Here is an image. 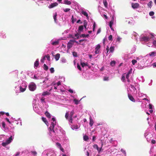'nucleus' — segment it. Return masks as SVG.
<instances>
[{
  "instance_id": "24",
  "label": "nucleus",
  "mask_w": 156,
  "mask_h": 156,
  "mask_svg": "<svg viewBox=\"0 0 156 156\" xmlns=\"http://www.w3.org/2000/svg\"><path fill=\"white\" fill-rule=\"evenodd\" d=\"M26 88H23L21 86L20 87V91L21 92H23L24 91L26 90Z\"/></svg>"
},
{
  "instance_id": "7",
  "label": "nucleus",
  "mask_w": 156,
  "mask_h": 156,
  "mask_svg": "<svg viewBox=\"0 0 156 156\" xmlns=\"http://www.w3.org/2000/svg\"><path fill=\"white\" fill-rule=\"evenodd\" d=\"M58 5V4L57 2L52 3H51V5L48 6V8L50 9H51V8H53L56 6H57Z\"/></svg>"
},
{
  "instance_id": "32",
  "label": "nucleus",
  "mask_w": 156,
  "mask_h": 156,
  "mask_svg": "<svg viewBox=\"0 0 156 156\" xmlns=\"http://www.w3.org/2000/svg\"><path fill=\"white\" fill-rule=\"evenodd\" d=\"M56 16H57V13H55V14L54 15V16H53V18L54 19L55 22L56 23Z\"/></svg>"
},
{
  "instance_id": "36",
  "label": "nucleus",
  "mask_w": 156,
  "mask_h": 156,
  "mask_svg": "<svg viewBox=\"0 0 156 156\" xmlns=\"http://www.w3.org/2000/svg\"><path fill=\"white\" fill-rule=\"evenodd\" d=\"M132 63L133 65H134L136 63L137 61L135 59H133L132 61Z\"/></svg>"
},
{
  "instance_id": "22",
  "label": "nucleus",
  "mask_w": 156,
  "mask_h": 156,
  "mask_svg": "<svg viewBox=\"0 0 156 156\" xmlns=\"http://www.w3.org/2000/svg\"><path fill=\"white\" fill-rule=\"evenodd\" d=\"M43 68L45 70L47 71L48 69V67L45 64H44L43 66Z\"/></svg>"
},
{
  "instance_id": "47",
  "label": "nucleus",
  "mask_w": 156,
  "mask_h": 156,
  "mask_svg": "<svg viewBox=\"0 0 156 156\" xmlns=\"http://www.w3.org/2000/svg\"><path fill=\"white\" fill-rule=\"evenodd\" d=\"M62 63H65L66 62V60L65 58H62L61 60Z\"/></svg>"
},
{
  "instance_id": "42",
  "label": "nucleus",
  "mask_w": 156,
  "mask_h": 156,
  "mask_svg": "<svg viewBox=\"0 0 156 156\" xmlns=\"http://www.w3.org/2000/svg\"><path fill=\"white\" fill-rule=\"evenodd\" d=\"M50 71L51 73H53L54 72V70L53 68H51L50 69Z\"/></svg>"
},
{
  "instance_id": "60",
  "label": "nucleus",
  "mask_w": 156,
  "mask_h": 156,
  "mask_svg": "<svg viewBox=\"0 0 156 156\" xmlns=\"http://www.w3.org/2000/svg\"><path fill=\"white\" fill-rule=\"evenodd\" d=\"M108 80V77H105L104 78V81Z\"/></svg>"
},
{
  "instance_id": "16",
  "label": "nucleus",
  "mask_w": 156,
  "mask_h": 156,
  "mask_svg": "<svg viewBox=\"0 0 156 156\" xmlns=\"http://www.w3.org/2000/svg\"><path fill=\"white\" fill-rule=\"evenodd\" d=\"M89 36L88 34H82L80 35V37H88Z\"/></svg>"
},
{
  "instance_id": "62",
  "label": "nucleus",
  "mask_w": 156,
  "mask_h": 156,
  "mask_svg": "<svg viewBox=\"0 0 156 156\" xmlns=\"http://www.w3.org/2000/svg\"><path fill=\"white\" fill-rule=\"evenodd\" d=\"M101 31V28H99L98 30L97 31V34L99 33Z\"/></svg>"
},
{
  "instance_id": "61",
  "label": "nucleus",
  "mask_w": 156,
  "mask_h": 156,
  "mask_svg": "<svg viewBox=\"0 0 156 156\" xmlns=\"http://www.w3.org/2000/svg\"><path fill=\"white\" fill-rule=\"evenodd\" d=\"M151 142L152 143V144H155L156 143V142H155V140H152L151 141Z\"/></svg>"
},
{
  "instance_id": "5",
  "label": "nucleus",
  "mask_w": 156,
  "mask_h": 156,
  "mask_svg": "<svg viewBox=\"0 0 156 156\" xmlns=\"http://www.w3.org/2000/svg\"><path fill=\"white\" fill-rule=\"evenodd\" d=\"M141 39L145 42H147L149 41L150 38L147 36H144L141 37Z\"/></svg>"
},
{
  "instance_id": "57",
  "label": "nucleus",
  "mask_w": 156,
  "mask_h": 156,
  "mask_svg": "<svg viewBox=\"0 0 156 156\" xmlns=\"http://www.w3.org/2000/svg\"><path fill=\"white\" fill-rule=\"evenodd\" d=\"M132 72V69H131L129 70V72H128V73H127V74H130Z\"/></svg>"
},
{
  "instance_id": "2",
  "label": "nucleus",
  "mask_w": 156,
  "mask_h": 156,
  "mask_svg": "<svg viewBox=\"0 0 156 156\" xmlns=\"http://www.w3.org/2000/svg\"><path fill=\"white\" fill-rule=\"evenodd\" d=\"M131 6L133 9H137L140 7V5L138 3H132Z\"/></svg>"
},
{
  "instance_id": "37",
  "label": "nucleus",
  "mask_w": 156,
  "mask_h": 156,
  "mask_svg": "<svg viewBox=\"0 0 156 156\" xmlns=\"http://www.w3.org/2000/svg\"><path fill=\"white\" fill-rule=\"evenodd\" d=\"M81 65L83 67L84 66H87V64L84 62H81Z\"/></svg>"
},
{
  "instance_id": "12",
  "label": "nucleus",
  "mask_w": 156,
  "mask_h": 156,
  "mask_svg": "<svg viewBox=\"0 0 156 156\" xmlns=\"http://www.w3.org/2000/svg\"><path fill=\"white\" fill-rule=\"evenodd\" d=\"M39 61L37 59L34 63V67L35 68H37L39 66Z\"/></svg>"
},
{
  "instance_id": "26",
  "label": "nucleus",
  "mask_w": 156,
  "mask_h": 156,
  "mask_svg": "<svg viewBox=\"0 0 156 156\" xmlns=\"http://www.w3.org/2000/svg\"><path fill=\"white\" fill-rule=\"evenodd\" d=\"M80 33H79L78 32L76 34H75V36L76 37L77 39H78L80 38V36H79V35Z\"/></svg>"
},
{
  "instance_id": "19",
  "label": "nucleus",
  "mask_w": 156,
  "mask_h": 156,
  "mask_svg": "<svg viewBox=\"0 0 156 156\" xmlns=\"http://www.w3.org/2000/svg\"><path fill=\"white\" fill-rule=\"evenodd\" d=\"M59 41L58 40H57V41L53 42H52L51 44L53 45H58L59 44Z\"/></svg>"
},
{
  "instance_id": "10",
  "label": "nucleus",
  "mask_w": 156,
  "mask_h": 156,
  "mask_svg": "<svg viewBox=\"0 0 156 156\" xmlns=\"http://www.w3.org/2000/svg\"><path fill=\"white\" fill-rule=\"evenodd\" d=\"M60 54L59 53L55 55H54L55 59L56 61L58 60L60 57Z\"/></svg>"
},
{
  "instance_id": "56",
  "label": "nucleus",
  "mask_w": 156,
  "mask_h": 156,
  "mask_svg": "<svg viewBox=\"0 0 156 156\" xmlns=\"http://www.w3.org/2000/svg\"><path fill=\"white\" fill-rule=\"evenodd\" d=\"M125 76H122V78H121V80L123 81H124V80H125Z\"/></svg>"
},
{
  "instance_id": "51",
  "label": "nucleus",
  "mask_w": 156,
  "mask_h": 156,
  "mask_svg": "<svg viewBox=\"0 0 156 156\" xmlns=\"http://www.w3.org/2000/svg\"><path fill=\"white\" fill-rule=\"evenodd\" d=\"M70 9L67 8L65 9H64L63 10L65 12H67L69 11Z\"/></svg>"
},
{
  "instance_id": "63",
  "label": "nucleus",
  "mask_w": 156,
  "mask_h": 156,
  "mask_svg": "<svg viewBox=\"0 0 156 156\" xmlns=\"http://www.w3.org/2000/svg\"><path fill=\"white\" fill-rule=\"evenodd\" d=\"M68 91L70 93H73V90L71 89H69Z\"/></svg>"
},
{
  "instance_id": "30",
  "label": "nucleus",
  "mask_w": 156,
  "mask_h": 156,
  "mask_svg": "<svg viewBox=\"0 0 156 156\" xmlns=\"http://www.w3.org/2000/svg\"><path fill=\"white\" fill-rule=\"evenodd\" d=\"M74 103L76 105H78L79 104V101L76 99H74L73 100Z\"/></svg>"
},
{
  "instance_id": "27",
  "label": "nucleus",
  "mask_w": 156,
  "mask_h": 156,
  "mask_svg": "<svg viewBox=\"0 0 156 156\" xmlns=\"http://www.w3.org/2000/svg\"><path fill=\"white\" fill-rule=\"evenodd\" d=\"M83 139L85 141H87L89 139L88 136L85 135L83 137Z\"/></svg>"
},
{
  "instance_id": "11",
  "label": "nucleus",
  "mask_w": 156,
  "mask_h": 156,
  "mask_svg": "<svg viewBox=\"0 0 156 156\" xmlns=\"http://www.w3.org/2000/svg\"><path fill=\"white\" fill-rule=\"evenodd\" d=\"M94 121L93 119L91 117H90V122H89V124L91 127L94 124Z\"/></svg>"
},
{
  "instance_id": "9",
  "label": "nucleus",
  "mask_w": 156,
  "mask_h": 156,
  "mask_svg": "<svg viewBox=\"0 0 156 156\" xmlns=\"http://www.w3.org/2000/svg\"><path fill=\"white\" fill-rule=\"evenodd\" d=\"M128 96L129 98L131 101L133 102H135V100L134 98L130 94H128Z\"/></svg>"
},
{
  "instance_id": "8",
  "label": "nucleus",
  "mask_w": 156,
  "mask_h": 156,
  "mask_svg": "<svg viewBox=\"0 0 156 156\" xmlns=\"http://www.w3.org/2000/svg\"><path fill=\"white\" fill-rule=\"evenodd\" d=\"M83 25L80 26L79 27L78 30V32L79 33H80L81 32L83 31Z\"/></svg>"
},
{
  "instance_id": "18",
  "label": "nucleus",
  "mask_w": 156,
  "mask_h": 156,
  "mask_svg": "<svg viewBox=\"0 0 156 156\" xmlns=\"http://www.w3.org/2000/svg\"><path fill=\"white\" fill-rule=\"evenodd\" d=\"M9 144V143L6 140L5 142H2V144L3 146L5 147Z\"/></svg>"
},
{
  "instance_id": "43",
  "label": "nucleus",
  "mask_w": 156,
  "mask_h": 156,
  "mask_svg": "<svg viewBox=\"0 0 156 156\" xmlns=\"http://www.w3.org/2000/svg\"><path fill=\"white\" fill-rule=\"evenodd\" d=\"M121 151L122 153L124 154L125 155L126 154V152L123 149H121Z\"/></svg>"
},
{
  "instance_id": "41",
  "label": "nucleus",
  "mask_w": 156,
  "mask_h": 156,
  "mask_svg": "<svg viewBox=\"0 0 156 156\" xmlns=\"http://www.w3.org/2000/svg\"><path fill=\"white\" fill-rule=\"evenodd\" d=\"M69 121L71 123H73V118L71 117H69V119H68Z\"/></svg>"
},
{
  "instance_id": "21",
  "label": "nucleus",
  "mask_w": 156,
  "mask_h": 156,
  "mask_svg": "<svg viewBox=\"0 0 156 156\" xmlns=\"http://www.w3.org/2000/svg\"><path fill=\"white\" fill-rule=\"evenodd\" d=\"M103 3L104 4L105 6V7H107L108 6V3L106 0H104L103 1Z\"/></svg>"
},
{
  "instance_id": "48",
  "label": "nucleus",
  "mask_w": 156,
  "mask_h": 156,
  "mask_svg": "<svg viewBox=\"0 0 156 156\" xmlns=\"http://www.w3.org/2000/svg\"><path fill=\"white\" fill-rule=\"evenodd\" d=\"M77 68L80 71H81V68L80 67V65H79V64L78 63L77 64Z\"/></svg>"
},
{
  "instance_id": "54",
  "label": "nucleus",
  "mask_w": 156,
  "mask_h": 156,
  "mask_svg": "<svg viewBox=\"0 0 156 156\" xmlns=\"http://www.w3.org/2000/svg\"><path fill=\"white\" fill-rule=\"evenodd\" d=\"M101 149H102L101 147L100 148H99L98 147V148H97V149L99 153H100V152L101 151Z\"/></svg>"
},
{
  "instance_id": "15",
  "label": "nucleus",
  "mask_w": 156,
  "mask_h": 156,
  "mask_svg": "<svg viewBox=\"0 0 156 156\" xmlns=\"http://www.w3.org/2000/svg\"><path fill=\"white\" fill-rule=\"evenodd\" d=\"M81 13L82 14H83V15L84 16H85L87 17L88 18V14L85 11H82L81 12Z\"/></svg>"
},
{
  "instance_id": "45",
  "label": "nucleus",
  "mask_w": 156,
  "mask_h": 156,
  "mask_svg": "<svg viewBox=\"0 0 156 156\" xmlns=\"http://www.w3.org/2000/svg\"><path fill=\"white\" fill-rule=\"evenodd\" d=\"M130 86L131 87V88L133 90H136V88L133 85H130Z\"/></svg>"
},
{
  "instance_id": "25",
  "label": "nucleus",
  "mask_w": 156,
  "mask_h": 156,
  "mask_svg": "<svg viewBox=\"0 0 156 156\" xmlns=\"http://www.w3.org/2000/svg\"><path fill=\"white\" fill-rule=\"evenodd\" d=\"M114 50V47L113 46H111L110 48V51L111 52H113Z\"/></svg>"
},
{
  "instance_id": "33",
  "label": "nucleus",
  "mask_w": 156,
  "mask_h": 156,
  "mask_svg": "<svg viewBox=\"0 0 156 156\" xmlns=\"http://www.w3.org/2000/svg\"><path fill=\"white\" fill-rule=\"evenodd\" d=\"M155 53H156L155 52L153 51V52H152L150 53L149 54V55L151 56H154V55Z\"/></svg>"
},
{
  "instance_id": "3",
  "label": "nucleus",
  "mask_w": 156,
  "mask_h": 156,
  "mask_svg": "<svg viewBox=\"0 0 156 156\" xmlns=\"http://www.w3.org/2000/svg\"><path fill=\"white\" fill-rule=\"evenodd\" d=\"M100 47L101 45L99 44H98L96 47L94 52L95 54H98L99 53Z\"/></svg>"
},
{
  "instance_id": "35",
  "label": "nucleus",
  "mask_w": 156,
  "mask_h": 156,
  "mask_svg": "<svg viewBox=\"0 0 156 156\" xmlns=\"http://www.w3.org/2000/svg\"><path fill=\"white\" fill-rule=\"evenodd\" d=\"M49 94V92H48L47 91L44 92L42 93V95L45 96L46 95Z\"/></svg>"
},
{
  "instance_id": "17",
  "label": "nucleus",
  "mask_w": 156,
  "mask_h": 156,
  "mask_svg": "<svg viewBox=\"0 0 156 156\" xmlns=\"http://www.w3.org/2000/svg\"><path fill=\"white\" fill-rule=\"evenodd\" d=\"M64 3L65 4L70 5L71 4V2L70 1L65 0L64 1Z\"/></svg>"
},
{
  "instance_id": "13",
  "label": "nucleus",
  "mask_w": 156,
  "mask_h": 156,
  "mask_svg": "<svg viewBox=\"0 0 156 156\" xmlns=\"http://www.w3.org/2000/svg\"><path fill=\"white\" fill-rule=\"evenodd\" d=\"M45 115L46 116V117L50 119L51 118V115L48 112L46 111L45 113Z\"/></svg>"
},
{
  "instance_id": "39",
  "label": "nucleus",
  "mask_w": 156,
  "mask_h": 156,
  "mask_svg": "<svg viewBox=\"0 0 156 156\" xmlns=\"http://www.w3.org/2000/svg\"><path fill=\"white\" fill-rule=\"evenodd\" d=\"M87 21L86 20H84L83 21V26H87Z\"/></svg>"
},
{
  "instance_id": "64",
  "label": "nucleus",
  "mask_w": 156,
  "mask_h": 156,
  "mask_svg": "<svg viewBox=\"0 0 156 156\" xmlns=\"http://www.w3.org/2000/svg\"><path fill=\"white\" fill-rule=\"evenodd\" d=\"M153 44L155 46H156V40H154L153 41Z\"/></svg>"
},
{
  "instance_id": "34",
  "label": "nucleus",
  "mask_w": 156,
  "mask_h": 156,
  "mask_svg": "<svg viewBox=\"0 0 156 156\" xmlns=\"http://www.w3.org/2000/svg\"><path fill=\"white\" fill-rule=\"evenodd\" d=\"M45 57L47 58L48 60V61H50V57L49 55L48 54L47 55L45 56Z\"/></svg>"
},
{
  "instance_id": "55",
  "label": "nucleus",
  "mask_w": 156,
  "mask_h": 156,
  "mask_svg": "<svg viewBox=\"0 0 156 156\" xmlns=\"http://www.w3.org/2000/svg\"><path fill=\"white\" fill-rule=\"evenodd\" d=\"M93 147L94 148L97 149V148H98V147L97 144H95L93 146Z\"/></svg>"
},
{
  "instance_id": "46",
  "label": "nucleus",
  "mask_w": 156,
  "mask_h": 156,
  "mask_svg": "<svg viewBox=\"0 0 156 156\" xmlns=\"http://www.w3.org/2000/svg\"><path fill=\"white\" fill-rule=\"evenodd\" d=\"M149 14L150 16H152L154 15V12L153 11H151L149 12Z\"/></svg>"
},
{
  "instance_id": "40",
  "label": "nucleus",
  "mask_w": 156,
  "mask_h": 156,
  "mask_svg": "<svg viewBox=\"0 0 156 156\" xmlns=\"http://www.w3.org/2000/svg\"><path fill=\"white\" fill-rule=\"evenodd\" d=\"M45 56H44L41 59V61L42 63H44V61L45 60Z\"/></svg>"
},
{
  "instance_id": "1",
  "label": "nucleus",
  "mask_w": 156,
  "mask_h": 156,
  "mask_svg": "<svg viewBox=\"0 0 156 156\" xmlns=\"http://www.w3.org/2000/svg\"><path fill=\"white\" fill-rule=\"evenodd\" d=\"M36 88V86L35 84L34 83L30 84L29 86V88L30 90L34 91Z\"/></svg>"
},
{
  "instance_id": "14",
  "label": "nucleus",
  "mask_w": 156,
  "mask_h": 156,
  "mask_svg": "<svg viewBox=\"0 0 156 156\" xmlns=\"http://www.w3.org/2000/svg\"><path fill=\"white\" fill-rule=\"evenodd\" d=\"M41 119H42V120L45 123L46 125H47V124H48V121H47L46 118L44 117H42L41 118Z\"/></svg>"
},
{
  "instance_id": "28",
  "label": "nucleus",
  "mask_w": 156,
  "mask_h": 156,
  "mask_svg": "<svg viewBox=\"0 0 156 156\" xmlns=\"http://www.w3.org/2000/svg\"><path fill=\"white\" fill-rule=\"evenodd\" d=\"M74 111L73 110L72 111L70 112L69 117H71V118H72L73 116V115H74Z\"/></svg>"
},
{
  "instance_id": "58",
  "label": "nucleus",
  "mask_w": 156,
  "mask_h": 156,
  "mask_svg": "<svg viewBox=\"0 0 156 156\" xmlns=\"http://www.w3.org/2000/svg\"><path fill=\"white\" fill-rule=\"evenodd\" d=\"M113 21H111L109 22V26L112 25V24H113Z\"/></svg>"
},
{
  "instance_id": "23",
  "label": "nucleus",
  "mask_w": 156,
  "mask_h": 156,
  "mask_svg": "<svg viewBox=\"0 0 156 156\" xmlns=\"http://www.w3.org/2000/svg\"><path fill=\"white\" fill-rule=\"evenodd\" d=\"M115 64V61H112L110 62V65L112 66H114Z\"/></svg>"
},
{
  "instance_id": "6",
  "label": "nucleus",
  "mask_w": 156,
  "mask_h": 156,
  "mask_svg": "<svg viewBox=\"0 0 156 156\" xmlns=\"http://www.w3.org/2000/svg\"><path fill=\"white\" fill-rule=\"evenodd\" d=\"M55 124H54L53 122H51V124L49 128L50 130V131H52L53 132H55L54 128Z\"/></svg>"
},
{
  "instance_id": "38",
  "label": "nucleus",
  "mask_w": 156,
  "mask_h": 156,
  "mask_svg": "<svg viewBox=\"0 0 156 156\" xmlns=\"http://www.w3.org/2000/svg\"><path fill=\"white\" fill-rule=\"evenodd\" d=\"M56 145L59 148L62 147L61 144L59 143H56Z\"/></svg>"
},
{
  "instance_id": "59",
  "label": "nucleus",
  "mask_w": 156,
  "mask_h": 156,
  "mask_svg": "<svg viewBox=\"0 0 156 156\" xmlns=\"http://www.w3.org/2000/svg\"><path fill=\"white\" fill-rule=\"evenodd\" d=\"M44 99H45V98H41V102H45Z\"/></svg>"
},
{
  "instance_id": "50",
  "label": "nucleus",
  "mask_w": 156,
  "mask_h": 156,
  "mask_svg": "<svg viewBox=\"0 0 156 156\" xmlns=\"http://www.w3.org/2000/svg\"><path fill=\"white\" fill-rule=\"evenodd\" d=\"M73 55L74 57H76L77 56V54L75 52H73Z\"/></svg>"
},
{
  "instance_id": "44",
  "label": "nucleus",
  "mask_w": 156,
  "mask_h": 156,
  "mask_svg": "<svg viewBox=\"0 0 156 156\" xmlns=\"http://www.w3.org/2000/svg\"><path fill=\"white\" fill-rule=\"evenodd\" d=\"M2 127L4 129H5V124L4 122H3L2 123Z\"/></svg>"
},
{
  "instance_id": "53",
  "label": "nucleus",
  "mask_w": 156,
  "mask_h": 156,
  "mask_svg": "<svg viewBox=\"0 0 156 156\" xmlns=\"http://www.w3.org/2000/svg\"><path fill=\"white\" fill-rule=\"evenodd\" d=\"M95 26H96L95 23H94L93 25V31H94L95 30Z\"/></svg>"
},
{
  "instance_id": "20",
  "label": "nucleus",
  "mask_w": 156,
  "mask_h": 156,
  "mask_svg": "<svg viewBox=\"0 0 156 156\" xmlns=\"http://www.w3.org/2000/svg\"><path fill=\"white\" fill-rule=\"evenodd\" d=\"M12 140V136H11L9 138V139L6 140V141L10 144Z\"/></svg>"
},
{
  "instance_id": "49",
  "label": "nucleus",
  "mask_w": 156,
  "mask_h": 156,
  "mask_svg": "<svg viewBox=\"0 0 156 156\" xmlns=\"http://www.w3.org/2000/svg\"><path fill=\"white\" fill-rule=\"evenodd\" d=\"M31 152L34 155H36L37 154V153L36 151H31Z\"/></svg>"
},
{
  "instance_id": "52",
  "label": "nucleus",
  "mask_w": 156,
  "mask_h": 156,
  "mask_svg": "<svg viewBox=\"0 0 156 156\" xmlns=\"http://www.w3.org/2000/svg\"><path fill=\"white\" fill-rule=\"evenodd\" d=\"M112 35H110L108 37V40L110 41H112Z\"/></svg>"
},
{
  "instance_id": "31",
  "label": "nucleus",
  "mask_w": 156,
  "mask_h": 156,
  "mask_svg": "<svg viewBox=\"0 0 156 156\" xmlns=\"http://www.w3.org/2000/svg\"><path fill=\"white\" fill-rule=\"evenodd\" d=\"M69 116V113L68 112H66V113L65 115V117L66 119H68V117Z\"/></svg>"
},
{
  "instance_id": "4",
  "label": "nucleus",
  "mask_w": 156,
  "mask_h": 156,
  "mask_svg": "<svg viewBox=\"0 0 156 156\" xmlns=\"http://www.w3.org/2000/svg\"><path fill=\"white\" fill-rule=\"evenodd\" d=\"M71 41H72V40H70L67 44V48L68 49H70L73 44V42H71Z\"/></svg>"
},
{
  "instance_id": "29",
  "label": "nucleus",
  "mask_w": 156,
  "mask_h": 156,
  "mask_svg": "<svg viewBox=\"0 0 156 156\" xmlns=\"http://www.w3.org/2000/svg\"><path fill=\"white\" fill-rule=\"evenodd\" d=\"M152 2L151 1L147 5L149 7H150V8H151V7H152Z\"/></svg>"
}]
</instances>
